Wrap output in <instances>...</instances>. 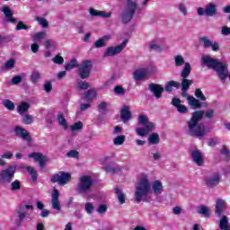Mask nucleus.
I'll return each mask as SVG.
<instances>
[{
    "label": "nucleus",
    "instance_id": "obj_1",
    "mask_svg": "<svg viewBox=\"0 0 230 230\" xmlns=\"http://www.w3.org/2000/svg\"><path fill=\"white\" fill-rule=\"evenodd\" d=\"M204 111H196L192 112L190 119L187 122L189 134L191 137H204L206 136V126L199 124L204 118Z\"/></svg>",
    "mask_w": 230,
    "mask_h": 230
},
{
    "label": "nucleus",
    "instance_id": "obj_2",
    "mask_svg": "<svg viewBox=\"0 0 230 230\" xmlns=\"http://www.w3.org/2000/svg\"><path fill=\"white\" fill-rule=\"evenodd\" d=\"M202 63L207 66L208 69H213L218 75L219 79L223 84H226L227 76H229V69L227 65L209 56H205L202 58Z\"/></svg>",
    "mask_w": 230,
    "mask_h": 230
},
{
    "label": "nucleus",
    "instance_id": "obj_3",
    "mask_svg": "<svg viewBox=\"0 0 230 230\" xmlns=\"http://www.w3.org/2000/svg\"><path fill=\"white\" fill-rule=\"evenodd\" d=\"M173 87L174 89H181V83L171 80L166 83L164 87L159 84L151 83L148 89L154 94L156 100H161V98H163V93L165 91V93L172 94L173 92Z\"/></svg>",
    "mask_w": 230,
    "mask_h": 230
},
{
    "label": "nucleus",
    "instance_id": "obj_4",
    "mask_svg": "<svg viewBox=\"0 0 230 230\" xmlns=\"http://www.w3.org/2000/svg\"><path fill=\"white\" fill-rule=\"evenodd\" d=\"M151 185L150 181L146 176L140 179L137 186L136 187L135 191V200L137 204H139L141 200H145L146 197H148V193H150Z\"/></svg>",
    "mask_w": 230,
    "mask_h": 230
},
{
    "label": "nucleus",
    "instance_id": "obj_5",
    "mask_svg": "<svg viewBox=\"0 0 230 230\" xmlns=\"http://www.w3.org/2000/svg\"><path fill=\"white\" fill-rule=\"evenodd\" d=\"M137 10V0H127L126 7L122 11L120 17L123 24H128Z\"/></svg>",
    "mask_w": 230,
    "mask_h": 230
},
{
    "label": "nucleus",
    "instance_id": "obj_6",
    "mask_svg": "<svg viewBox=\"0 0 230 230\" xmlns=\"http://www.w3.org/2000/svg\"><path fill=\"white\" fill-rule=\"evenodd\" d=\"M16 172L17 165L15 164H10L7 168L3 169L0 172V182H3L4 184H10V182L13 181Z\"/></svg>",
    "mask_w": 230,
    "mask_h": 230
},
{
    "label": "nucleus",
    "instance_id": "obj_7",
    "mask_svg": "<svg viewBox=\"0 0 230 230\" xmlns=\"http://www.w3.org/2000/svg\"><path fill=\"white\" fill-rule=\"evenodd\" d=\"M191 75V65L190 63H185V66L181 72V91H189L190 86L193 85V80L188 79Z\"/></svg>",
    "mask_w": 230,
    "mask_h": 230
},
{
    "label": "nucleus",
    "instance_id": "obj_8",
    "mask_svg": "<svg viewBox=\"0 0 230 230\" xmlns=\"http://www.w3.org/2000/svg\"><path fill=\"white\" fill-rule=\"evenodd\" d=\"M94 185V181L88 175H84L81 177L79 183L77 184V193H87L91 190V188Z\"/></svg>",
    "mask_w": 230,
    "mask_h": 230
},
{
    "label": "nucleus",
    "instance_id": "obj_9",
    "mask_svg": "<svg viewBox=\"0 0 230 230\" xmlns=\"http://www.w3.org/2000/svg\"><path fill=\"white\" fill-rule=\"evenodd\" d=\"M93 69V62L89 59L84 60L78 67V75L82 80L89 78L91 76V71Z\"/></svg>",
    "mask_w": 230,
    "mask_h": 230
},
{
    "label": "nucleus",
    "instance_id": "obj_10",
    "mask_svg": "<svg viewBox=\"0 0 230 230\" xmlns=\"http://www.w3.org/2000/svg\"><path fill=\"white\" fill-rule=\"evenodd\" d=\"M69 181H71V173L62 171L53 174L50 178V182H52V184L58 182L59 186H65Z\"/></svg>",
    "mask_w": 230,
    "mask_h": 230
},
{
    "label": "nucleus",
    "instance_id": "obj_11",
    "mask_svg": "<svg viewBox=\"0 0 230 230\" xmlns=\"http://www.w3.org/2000/svg\"><path fill=\"white\" fill-rule=\"evenodd\" d=\"M204 182L207 188H216L222 182V178L219 172H213L212 175L205 177Z\"/></svg>",
    "mask_w": 230,
    "mask_h": 230
},
{
    "label": "nucleus",
    "instance_id": "obj_12",
    "mask_svg": "<svg viewBox=\"0 0 230 230\" xmlns=\"http://www.w3.org/2000/svg\"><path fill=\"white\" fill-rule=\"evenodd\" d=\"M127 44H128V40H125L116 47H109L104 52V57H115V55H119V53H121L127 48Z\"/></svg>",
    "mask_w": 230,
    "mask_h": 230
},
{
    "label": "nucleus",
    "instance_id": "obj_13",
    "mask_svg": "<svg viewBox=\"0 0 230 230\" xmlns=\"http://www.w3.org/2000/svg\"><path fill=\"white\" fill-rule=\"evenodd\" d=\"M13 132L17 137L23 139V141H27V143H31L32 138L28 130L21 126H16L13 129Z\"/></svg>",
    "mask_w": 230,
    "mask_h": 230
},
{
    "label": "nucleus",
    "instance_id": "obj_14",
    "mask_svg": "<svg viewBox=\"0 0 230 230\" xmlns=\"http://www.w3.org/2000/svg\"><path fill=\"white\" fill-rule=\"evenodd\" d=\"M28 157L29 159H34L36 163H39V166L41 170L44 169V166L48 162V157L42 155V153L32 152L29 154Z\"/></svg>",
    "mask_w": 230,
    "mask_h": 230
},
{
    "label": "nucleus",
    "instance_id": "obj_15",
    "mask_svg": "<svg viewBox=\"0 0 230 230\" xmlns=\"http://www.w3.org/2000/svg\"><path fill=\"white\" fill-rule=\"evenodd\" d=\"M1 11L3 12L7 22H11L12 24L17 23V19L13 17V11L10 9V6L4 4L2 6Z\"/></svg>",
    "mask_w": 230,
    "mask_h": 230
},
{
    "label": "nucleus",
    "instance_id": "obj_16",
    "mask_svg": "<svg viewBox=\"0 0 230 230\" xmlns=\"http://www.w3.org/2000/svg\"><path fill=\"white\" fill-rule=\"evenodd\" d=\"M58 199H60V192L57 188H54L52 190L51 204H52V208L57 209V211H60V209H62V207L60 206V201L58 200Z\"/></svg>",
    "mask_w": 230,
    "mask_h": 230
},
{
    "label": "nucleus",
    "instance_id": "obj_17",
    "mask_svg": "<svg viewBox=\"0 0 230 230\" xmlns=\"http://www.w3.org/2000/svg\"><path fill=\"white\" fill-rule=\"evenodd\" d=\"M190 155L193 163L197 164V166H203L204 156L202 155V153L200 152V150L195 149L190 151Z\"/></svg>",
    "mask_w": 230,
    "mask_h": 230
},
{
    "label": "nucleus",
    "instance_id": "obj_18",
    "mask_svg": "<svg viewBox=\"0 0 230 230\" xmlns=\"http://www.w3.org/2000/svg\"><path fill=\"white\" fill-rule=\"evenodd\" d=\"M172 105L175 107L180 112V114H186L188 113V107L186 105L181 104V99L179 98H172Z\"/></svg>",
    "mask_w": 230,
    "mask_h": 230
},
{
    "label": "nucleus",
    "instance_id": "obj_19",
    "mask_svg": "<svg viewBox=\"0 0 230 230\" xmlns=\"http://www.w3.org/2000/svg\"><path fill=\"white\" fill-rule=\"evenodd\" d=\"M206 16L207 17H215L218 14V9L217 4L213 3H208L205 7Z\"/></svg>",
    "mask_w": 230,
    "mask_h": 230
},
{
    "label": "nucleus",
    "instance_id": "obj_20",
    "mask_svg": "<svg viewBox=\"0 0 230 230\" xmlns=\"http://www.w3.org/2000/svg\"><path fill=\"white\" fill-rule=\"evenodd\" d=\"M149 75L150 73L148 72V70L145 68L136 70L133 73V76L137 82H141V80H145V78H146Z\"/></svg>",
    "mask_w": 230,
    "mask_h": 230
},
{
    "label": "nucleus",
    "instance_id": "obj_21",
    "mask_svg": "<svg viewBox=\"0 0 230 230\" xmlns=\"http://www.w3.org/2000/svg\"><path fill=\"white\" fill-rule=\"evenodd\" d=\"M120 118L123 123H127L129 119H132V111L128 106H124L120 111Z\"/></svg>",
    "mask_w": 230,
    "mask_h": 230
},
{
    "label": "nucleus",
    "instance_id": "obj_22",
    "mask_svg": "<svg viewBox=\"0 0 230 230\" xmlns=\"http://www.w3.org/2000/svg\"><path fill=\"white\" fill-rule=\"evenodd\" d=\"M90 15H92L93 17H103L104 19H109L112 15V13L90 8Z\"/></svg>",
    "mask_w": 230,
    "mask_h": 230
},
{
    "label": "nucleus",
    "instance_id": "obj_23",
    "mask_svg": "<svg viewBox=\"0 0 230 230\" xmlns=\"http://www.w3.org/2000/svg\"><path fill=\"white\" fill-rule=\"evenodd\" d=\"M226 201L224 199H217L216 201V210L215 214L220 217L224 213V208H226Z\"/></svg>",
    "mask_w": 230,
    "mask_h": 230
},
{
    "label": "nucleus",
    "instance_id": "obj_24",
    "mask_svg": "<svg viewBox=\"0 0 230 230\" xmlns=\"http://www.w3.org/2000/svg\"><path fill=\"white\" fill-rule=\"evenodd\" d=\"M188 103L192 109H201L202 107V102H200V100L196 99L193 96H188Z\"/></svg>",
    "mask_w": 230,
    "mask_h": 230
},
{
    "label": "nucleus",
    "instance_id": "obj_25",
    "mask_svg": "<svg viewBox=\"0 0 230 230\" xmlns=\"http://www.w3.org/2000/svg\"><path fill=\"white\" fill-rule=\"evenodd\" d=\"M30 111V103L26 102H22L19 106H17V112L20 116L26 114Z\"/></svg>",
    "mask_w": 230,
    "mask_h": 230
},
{
    "label": "nucleus",
    "instance_id": "obj_26",
    "mask_svg": "<svg viewBox=\"0 0 230 230\" xmlns=\"http://www.w3.org/2000/svg\"><path fill=\"white\" fill-rule=\"evenodd\" d=\"M152 188L155 195H161L163 193V182H161V181H155L153 182Z\"/></svg>",
    "mask_w": 230,
    "mask_h": 230
},
{
    "label": "nucleus",
    "instance_id": "obj_27",
    "mask_svg": "<svg viewBox=\"0 0 230 230\" xmlns=\"http://www.w3.org/2000/svg\"><path fill=\"white\" fill-rule=\"evenodd\" d=\"M94 98H96V90L93 88L84 93L83 100H86V102H93Z\"/></svg>",
    "mask_w": 230,
    "mask_h": 230
},
{
    "label": "nucleus",
    "instance_id": "obj_28",
    "mask_svg": "<svg viewBox=\"0 0 230 230\" xmlns=\"http://www.w3.org/2000/svg\"><path fill=\"white\" fill-rule=\"evenodd\" d=\"M219 229L221 230H230L229 219L227 216H223L219 221Z\"/></svg>",
    "mask_w": 230,
    "mask_h": 230
},
{
    "label": "nucleus",
    "instance_id": "obj_29",
    "mask_svg": "<svg viewBox=\"0 0 230 230\" xmlns=\"http://www.w3.org/2000/svg\"><path fill=\"white\" fill-rule=\"evenodd\" d=\"M198 213L199 215H203L207 218H209V217H211V211H209V208L205 205H201L199 207Z\"/></svg>",
    "mask_w": 230,
    "mask_h": 230
},
{
    "label": "nucleus",
    "instance_id": "obj_30",
    "mask_svg": "<svg viewBox=\"0 0 230 230\" xmlns=\"http://www.w3.org/2000/svg\"><path fill=\"white\" fill-rule=\"evenodd\" d=\"M103 170L106 171L107 173H111L112 175L121 172V168L119 166H112L111 164L106 165Z\"/></svg>",
    "mask_w": 230,
    "mask_h": 230
},
{
    "label": "nucleus",
    "instance_id": "obj_31",
    "mask_svg": "<svg viewBox=\"0 0 230 230\" xmlns=\"http://www.w3.org/2000/svg\"><path fill=\"white\" fill-rule=\"evenodd\" d=\"M111 39V36L105 35L102 38L97 40L94 43L93 46L94 48H104L105 46V40H109Z\"/></svg>",
    "mask_w": 230,
    "mask_h": 230
},
{
    "label": "nucleus",
    "instance_id": "obj_32",
    "mask_svg": "<svg viewBox=\"0 0 230 230\" xmlns=\"http://www.w3.org/2000/svg\"><path fill=\"white\" fill-rule=\"evenodd\" d=\"M159 141H161V138H159V134L153 133L149 136L148 143L150 145H159Z\"/></svg>",
    "mask_w": 230,
    "mask_h": 230
},
{
    "label": "nucleus",
    "instance_id": "obj_33",
    "mask_svg": "<svg viewBox=\"0 0 230 230\" xmlns=\"http://www.w3.org/2000/svg\"><path fill=\"white\" fill-rule=\"evenodd\" d=\"M26 170L30 173V175L31 176L32 182H37L39 173L37 172V171H35V168H33L31 166H27Z\"/></svg>",
    "mask_w": 230,
    "mask_h": 230
},
{
    "label": "nucleus",
    "instance_id": "obj_34",
    "mask_svg": "<svg viewBox=\"0 0 230 230\" xmlns=\"http://www.w3.org/2000/svg\"><path fill=\"white\" fill-rule=\"evenodd\" d=\"M58 122L59 123V125H61V127H63V128H65V130H66L68 126L67 120H66V118L64 117V113L58 114Z\"/></svg>",
    "mask_w": 230,
    "mask_h": 230
},
{
    "label": "nucleus",
    "instance_id": "obj_35",
    "mask_svg": "<svg viewBox=\"0 0 230 230\" xmlns=\"http://www.w3.org/2000/svg\"><path fill=\"white\" fill-rule=\"evenodd\" d=\"M3 105L7 111H15V104L9 99L4 100Z\"/></svg>",
    "mask_w": 230,
    "mask_h": 230
},
{
    "label": "nucleus",
    "instance_id": "obj_36",
    "mask_svg": "<svg viewBox=\"0 0 230 230\" xmlns=\"http://www.w3.org/2000/svg\"><path fill=\"white\" fill-rule=\"evenodd\" d=\"M174 62H175L176 67H181V66H186L184 58H182V56L181 55L174 57Z\"/></svg>",
    "mask_w": 230,
    "mask_h": 230
},
{
    "label": "nucleus",
    "instance_id": "obj_37",
    "mask_svg": "<svg viewBox=\"0 0 230 230\" xmlns=\"http://www.w3.org/2000/svg\"><path fill=\"white\" fill-rule=\"evenodd\" d=\"M115 193L118 195V200L119 204H125V194L121 192V190L119 188L115 189Z\"/></svg>",
    "mask_w": 230,
    "mask_h": 230
},
{
    "label": "nucleus",
    "instance_id": "obj_38",
    "mask_svg": "<svg viewBox=\"0 0 230 230\" xmlns=\"http://www.w3.org/2000/svg\"><path fill=\"white\" fill-rule=\"evenodd\" d=\"M125 143V135H119L113 139V144L116 146H119Z\"/></svg>",
    "mask_w": 230,
    "mask_h": 230
},
{
    "label": "nucleus",
    "instance_id": "obj_39",
    "mask_svg": "<svg viewBox=\"0 0 230 230\" xmlns=\"http://www.w3.org/2000/svg\"><path fill=\"white\" fill-rule=\"evenodd\" d=\"M194 95L196 96V98H198V100H200L201 102H206V95H204L200 88H197L195 90Z\"/></svg>",
    "mask_w": 230,
    "mask_h": 230
},
{
    "label": "nucleus",
    "instance_id": "obj_40",
    "mask_svg": "<svg viewBox=\"0 0 230 230\" xmlns=\"http://www.w3.org/2000/svg\"><path fill=\"white\" fill-rule=\"evenodd\" d=\"M21 190V181L15 180L11 183V191H19Z\"/></svg>",
    "mask_w": 230,
    "mask_h": 230
},
{
    "label": "nucleus",
    "instance_id": "obj_41",
    "mask_svg": "<svg viewBox=\"0 0 230 230\" xmlns=\"http://www.w3.org/2000/svg\"><path fill=\"white\" fill-rule=\"evenodd\" d=\"M70 128L72 132H75V130H82V128H84V123H82V121H77L73 124Z\"/></svg>",
    "mask_w": 230,
    "mask_h": 230
},
{
    "label": "nucleus",
    "instance_id": "obj_42",
    "mask_svg": "<svg viewBox=\"0 0 230 230\" xmlns=\"http://www.w3.org/2000/svg\"><path fill=\"white\" fill-rule=\"evenodd\" d=\"M22 123H24V125H31L33 123L32 115L26 114L22 119Z\"/></svg>",
    "mask_w": 230,
    "mask_h": 230
},
{
    "label": "nucleus",
    "instance_id": "obj_43",
    "mask_svg": "<svg viewBox=\"0 0 230 230\" xmlns=\"http://www.w3.org/2000/svg\"><path fill=\"white\" fill-rule=\"evenodd\" d=\"M40 80V73L34 72L31 75V84H37Z\"/></svg>",
    "mask_w": 230,
    "mask_h": 230
},
{
    "label": "nucleus",
    "instance_id": "obj_44",
    "mask_svg": "<svg viewBox=\"0 0 230 230\" xmlns=\"http://www.w3.org/2000/svg\"><path fill=\"white\" fill-rule=\"evenodd\" d=\"M149 122L148 117L145 114H140L138 117V123L139 125H146Z\"/></svg>",
    "mask_w": 230,
    "mask_h": 230
},
{
    "label": "nucleus",
    "instance_id": "obj_45",
    "mask_svg": "<svg viewBox=\"0 0 230 230\" xmlns=\"http://www.w3.org/2000/svg\"><path fill=\"white\" fill-rule=\"evenodd\" d=\"M36 21H38V22L40 24V26H42V28H49V22L45 18L37 17Z\"/></svg>",
    "mask_w": 230,
    "mask_h": 230
},
{
    "label": "nucleus",
    "instance_id": "obj_46",
    "mask_svg": "<svg viewBox=\"0 0 230 230\" xmlns=\"http://www.w3.org/2000/svg\"><path fill=\"white\" fill-rule=\"evenodd\" d=\"M199 42H203L204 43V48L208 49V48H211V44L213 41L209 40L208 39V37H200L199 38Z\"/></svg>",
    "mask_w": 230,
    "mask_h": 230
},
{
    "label": "nucleus",
    "instance_id": "obj_47",
    "mask_svg": "<svg viewBox=\"0 0 230 230\" xmlns=\"http://www.w3.org/2000/svg\"><path fill=\"white\" fill-rule=\"evenodd\" d=\"M54 64H58V66H62L64 64V58L60 55H57L52 58Z\"/></svg>",
    "mask_w": 230,
    "mask_h": 230
},
{
    "label": "nucleus",
    "instance_id": "obj_48",
    "mask_svg": "<svg viewBox=\"0 0 230 230\" xmlns=\"http://www.w3.org/2000/svg\"><path fill=\"white\" fill-rule=\"evenodd\" d=\"M43 39H46V31H40L33 36L34 40H42Z\"/></svg>",
    "mask_w": 230,
    "mask_h": 230
},
{
    "label": "nucleus",
    "instance_id": "obj_49",
    "mask_svg": "<svg viewBox=\"0 0 230 230\" xmlns=\"http://www.w3.org/2000/svg\"><path fill=\"white\" fill-rule=\"evenodd\" d=\"M136 132H137V136H140L141 137H145L146 136L148 135V133L146 132V129L145 128H137Z\"/></svg>",
    "mask_w": 230,
    "mask_h": 230
},
{
    "label": "nucleus",
    "instance_id": "obj_50",
    "mask_svg": "<svg viewBox=\"0 0 230 230\" xmlns=\"http://www.w3.org/2000/svg\"><path fill=\"white\" fill-rule=\"evenodd\" d=\"M114 93H116V94H119V96H123V94H125V89L121 85H117L114 87Z\"/></svg>",
    "mask_w": 230,
    "mask_h": 230
},
{
    "label": "nucleus",
    "instance_id": "obj_51",
    "mask_svg": "<svg viewBox=\"0 0 230 230\" xmlns=\"http://www.w3.org/2000/svg\"><path fill=\"white\" fill-rule=\"evenodd\" d=\"M18 217L20 219L19 226H21V223L22 222V220H24V218H26V213L24 212V208H22L18 210Z\"/></svg>",
    "mask_w": 230,
    "mask_h": 230
},
{
    "label": "nucleus",
    "instance_id": "obj_52",
    "mask_svg": "<svg viewBox=\"0 0 230 230\" xmlns=\"http://www.w3.org/2000/svg\"><path fill=\"white\" fill-rule=\"evenodd\" d=\"M145 129L146 130V132H152V130H154L155 128V124H154V122L149 121L146 124L144 125Z\"/></svg>",
    "mask_w": 230,
    "mask_h": 230
},
{
    "label": "nucleus",
    "instance_id": "obj_53",
    "mask_svg": "<svg viewBox=\"0 0 230 230\" xmlns=\"http://www.w3.org/2000/svg\"><path fill=\"white\" fill-rule=\"evenodd\" d=\"M15 30L16 31H21V30H28V25L25 24L24 22H18Z\"/></svg>",
    "mask_w": 230,
    "mask_h": 230
},
{
    "label": "nucleus",
    "instance_id": "obj_54",
    "mask_svg": "<svg viewBox=\"0 0 230 230\" xmlns=\"http://www.w3.org/2000/svg\"><path fill=\"white\" fill-rule=\"evenodd\" d=\"M5 69H13L15 67V59H9L5 64H4Z\"/></svg>",
    "mask_w": 230,
    "mask_h": 230
},
{
    "label": "nucleus",
    "instance_id": "obj_55",
    "mask_svg": "<svg viewBox=\"0 0 230 230\" xmlns=\"http://www.w3.org/2000/svg\"><path fill=\"white\" fill-rule=\"evenodd\" d=\"M77 85L83 91H85V89H89V87H90L89 83H87L85 81H79Z\"/></svg>",
    "mask_w": 230,
    "mask_h": 230
},
{
    "label": "nucleus",
    "instance_id": "obj_56",
    "mask_svg": "<svg viewBox=\"0 0 230 230\" xmlns=\"http://www.w3.org/2000/svg\"><path fill=\"white\" fill-rule=\"evenodd\" d=\"M22 82V76L21 75H15L12 78V84L13 85H17Z\"/></svg>",
    "mask_w": 230,
    "mask_h": 230
},
{
    "label": "nucleus",
    "instance_id": "obj_57",
    "mask_svg": "<svg viewBox=\"0 0 230 230\" xmlns=\"http://www.w3.org/2000/svg\"><path fill=\"white\" fill-rule=\"evenodd\" d=\"M85 211L88 215L93 214V211H94V206H93V203L88 202L85 204Z\"/></svg>",
    "mask_w": 230,
    "mask_h": 230
},
{
    "label": "nucleus",
    "instance_id": "obj_58",
    "mask_svg": "<svg viewBox=\"0 0 230 230\" xmlns=\"http://www.w3.org/2000/svg\"><path fill=\"white\" fill-rule=\"evenodd\" d=\"M107 205L105 204H102L99 206V208H97V212L100 214V215H103V213H107Z\"/></svg>",
    "mask_w": 230,
    "mask_h": 230
},
{
    "label": "nucleus",
    "instance_id": "obj_59",
    "mask_svg": "<svg viewBox=\"0 0 230 230\" xmlns=\"http://www.w3.org/2000/svg\"><path fill=\"white\" fill-rule=\"evenodd\" d=\"M44 91L45 93H49L50 91H53V84H51V82L47 81L44 84Z\"/></svg>",
    "mask_w": 230,
    "mask_h": 230
},
{
    "label": "nucleus",
    "instance_id": "obj_60",
    "mask_svg": "<svg viewBox=\"0 0 230 230\" xmlns=\"http://www.w3.org/2000/svg\"><path fill=\"white\" fill-rule=\"evenodd\" d=\"M66 155L68 157H74V159H78L79 153L76 150H70Z\"/></svg>",
    "mask_w": 230,
    "mask_h": 230
},
{
    "label": "nucleus",
    "instance_id": "obj_61",
    "mask_svg": "<svg viewBox=\"0 0 230 230\" xmlns=\"http://www.w3.org/2000/svg\"><path fill=\"white\" fill-rule=\"evenodd\" d=\"M215 116V110H208L205 113V118L211 119Z\"/></svg>",
    "mask_w": 230,
    "mask_h": 230
},
{
    "label": "nucleus",
    "instance_id": "obj_62",
    "mask_svg": "<svg viewBox=\"0 0 230 230\" xmlns=\"http://www.w3.org/2000/svg\"><path fill=\"white\" fill-rule=\"evenodd\" d=\"M221 33L222 35H230V28L227 27V26H223L222 29H221Z\"/></svg>",
    "mask_w": 230,
    "mask_h": 230
},
{
    "label": "nucleus",
    "instance_id": "obj_63",
    "mask_svg": "<svg viewBox=\"0 0 230 230\" xmlns=\"http://www.w3.org/2000/svg\"><path fill=\"white\" fill-rule=\"evenodd\" d=\"M154 50L159 51V52L162 51L161 47L159 45H157V44H151L150 45V51H154Z\"/></svg>",
    "mask_w": 230,
    "mask_h": 230
},
{
    "label": "nucleus",
    "instance_id": "obj_64",
    "mask_svg": "<svg viewBox=\"0 0 230 230\" xmlns=\"http://www.w3.org/2000/svg\"><path fill=\"white\" fill-rule=\"evenodd\" d=\"M210 48H212V51H218V49H220V45H218L217 42H212Z\"/></svg>",
    "mask_w": 230,
    "mask_h": 230
}]
</instances>
